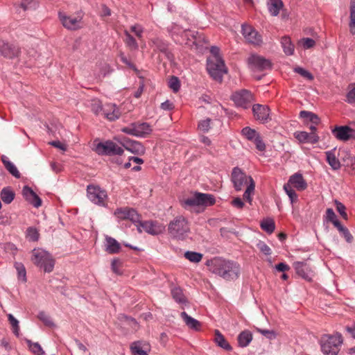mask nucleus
<instances>
[{"instance_id": "obj_1", "label": "nucleus", "mask_w": 355, "mask_h": 355, "mask_svg": "<svg viewBox=\"0 0 355 355\" xmlns=\"http://www.w3.org/2000/svg\"><path fill=\"white\" fill-rule=\"evenodd\" d=\"M205 265L209 270L225 280H234L239 277V265L235 261L227 260L221 257H214L206 261Z\"/></svg>"}, {"instance_id": "obj_2", "label": "nucleus", "mask_w": 355, "mask_h": 355, "mask_svg": "<svg viewBox=\"0 0 355 355\" xmlns=\"http://www.w3.org/2000/svg\"><path fill=\"white\" fill-rule=\"evenodd\" d=\"M343 343L342 334L338 332L324 334L320 340L321 350L324 355H338Z\"/></svg>"}, {"instance_id": "obj_3", "label": "nucleus", "mask_w": 355, "mask_h": 355, "mask_svg": "<svg viewBox=\"0 0 355 355\" xmlns=\"http://www.w3.org/2000/svg\"><path fill=\"white\" fill-rule=\"evenodd\" d=\"M189 232V223L183 216L175 217L168 225V233L173 239L184 240Z\"/></svg>"}, {"instance_id": "obj_4", "label": "nucleus", "mask_w": 355, "mask_h": 355, "mask_svg": "<svg viewBox=\"0 0 355 355\" xmlns=\"http://www.w3.org/2000/svg\"><path fill=\"white\" fill-rule=\"evenodd\" d=\"M31 261L36 266L42 269L45 272H51L53 270L55 259L49 252L43 249H33L32 250Z\"/></svg>"}, {"instance_id": "obj_5", "label": "nucleus", "mask_w": 355, "mask_h": 355, "mask_svg": "<svg viewBox=\"0 0 355 355\" xmlns=\"http://www.w3.org/2000/svg\"><path fill=\"white\" fill-rule=\"evenodd\" d=\"M216 203V198L214 195L210 193H203L196 192L193 196L183 199L180 204L184 209L193 207L196 206L210 207Z\"/></svg>"}, {"instance_id": "obj_6", "label": "nucleus", "mask_w": 355, "mask_h": 355, "mask_svg": "<svg viewBox=\"0 0 355 355\" xmlns=\"http://www.w3.org/2000/svg\"><path fill=\"white\" fill-rule=\"evenodd\" d=\"M207 70L210 76L219 83L223 81L224 74L227 73L224 60L218 57H210L207 59Z\"/></svg>"}, {"instance_id": "obj_7", "label": "nucleus", "mask_w": 355, "mask_h": 355, "mask_svg": "<svg viewBox=\"0 0 355 355\" xmlns=\"http://www.w3.org/2000/svg\"><path fill=\"white\" fill-rule=\"evenodd\" d=\"M96 152L100 155H121L124 150L123 148L118 146L111 140L104 142H99L96 146Z\"/></svg>"}, {"instance_id": "obj_8", "label": "nucleus", "mask_w": 355, "mask_h": 355, "mask_svg": "<svg viewBox=\"0 0 355 355\" xmlns=\"http://www.w3.org/2000/svg\"><path fill=\"white\" fill-rule=\"evenodd\" d=\"M59 19L60 20L62 26L69 30H78L80 28V24L83 18V12L78 11L76 16H69L65 12H59Z\"/></svg>"}, {"instance_id": "obj_9", "label": "nucleus", "mask_w": 355, "mask_h": 355, "mask_svg": "<svg viewBox=\"0 0 355 355\" xmlns=\"http://www.w3.org/2000/svg\"><path fill=\"white\" fill-rule=\"evenodd\" d=\"M137 227L139 232L144 231L150 235H159L164 230V226L157 220H144L139 219L137 223Z\"/></svg>"}, {"instance_id": "obj_10", "label": "nucleus", "mask_w": 355, "mask_h": 355, "mask_svg": "<svg viewBox=\"0 0 355 355\" xmlns=\"http://www.w3.org/2000/svg\"><path fill=\"white\" fill-rule=\"evenodd\" d=\"M87 196L94 204L104 206L105 200L107 195L105 190L101 189L98 186L89 184L87 187Z\"/></svg>"}, {"instance_id": "obj_11", "label": "nucleus", "mask_w": 355, "mask_h": 355, "mask_svg": "<svg viewBox=\"0 0 355 355\" xmlns=\"http://www.w3.org/2000/svg\"><path fill=\"white\" fill-rule=\"evenodd\" d=\"M0 53L7 59H14L21 54L19 45L0 40Z\"/></svg>"}, {"instance_id": "obj_12", "label": "nucleus", "mask_w": 355, "mask_h": 355, "mask_svg": "<svg viewBox=\"0 0 355 355\" xmlns=\"http://www.w3.org/2000/svg\"><path fill=\"white\" fill-rule=\"evenodd\" d=\"M232 99L236 106L247 109L253 101V95L249 90L241 89L234 93Z\"/></svg>"}, {"instance_id": "obj_13", "label": "nucleus", "mask_w": 355, "mask_h": 355, "mask_svg": "<svg viewBox=\"0 0 355 355\" xmlns=\"http://www.w3.org/2000/svg\"><path fill=\"white\" fill-rule=\"evenodd\" d=\"M114 215L119 220H130L133 223L139 222L141 216L133 208L128 207H119L116 209Z\"/></svg>"}, {"instance_id": "obj_14", "label": "nucleus", "mask_w": 355, "mask_h": 355, "mask_svg": "<svg viewBox=\"0 0 355 355\" xmlns=\"http://www.w3.org/2000/svg\"><path fill=\"white\" fill-rule=\"evenodd\" d=\"M248 64L254 70L264 71L272 69V62L270 60L258 55H252L248 58Z\"/></svg>"}, {"instance_id": "obj_15", "label": "nucleus", "mask_w": 355, "mask_h": 355, "mask_svg": "<svg viewBox=\"0 0 355 355\" xmlns=\"http://www.w3.org/2000/svg\"><path fill=\"white\" fill-rule=\"evenodd\" d=\"M333 135L342 141H347L351 139H355V130L348 125L336 126L332 130Z\"/></svg>"}, {"instance_id": "obj_16", "label": "nucleus", "mask_w": 355, "mask_h": 355, "mask_svg": "<svg viewBox=\"0 0 355 355\" xmlns=\"http://www.w3.org/2000/svg\"><path fill=\"white\" fill-rule=\"evenodd\" d=\"M249 177L239 167L232 169V181L236 191H241L245 184H249Z\"/></svg>"}, {"instance_id": "obj_17", "label": "nucleus", "mask_w": 355, "mask_h": 355, "mask_svg": "<svg viewBox=\"0 0 355 355\" xmlns=\"http://www.w3.org/2000/svg\"><path fill=\"white\" fill-rule=\"evenodd\" d=\"M242 34L249 43L256 46H259L262 43L261 35L249 25H242Z\"/></svg>"}, {"instance_id": "obj_18", "label": "nucleus", "mask_w": 355, "mask_h": 355, "mask_svg": "<svg viewBox=\"0 0 355 355\" xmlns=\"http://www.w3.org/2000/svg\"><path fill=\"white\" fill-rule=\"evenodd\" d=\"M150 45L153 48L154 51H159L162 53L169 61L174 60V55L168 49V44L167 42L158 37L153 38L150 40Z\"/></svg>"}, {"instance_id": "obj_19", "label": "nucleus", "mask_w": 355, "mask_h": 355, "mask_svg": "<svg viewBox=\"0 0 355 355\" xmlns=\"http://www.w3.org/2000/svg\"><path fill=\"white\" fill-rule=\"evenodd\" d=\"M253 115L256 120L262 123H268L271 120L270 118V108L268 106L261 104H254L252 106Z\"/></svg>"}, {"instance_id": "obj_20", "label": "nucleus", "mask_w": 355, "mask_h": 355, "mask_svg": "<svg viewBox=\"0 0 355 355\" xmlns=\"http://www.w3.org/2000/svg\"><path fill=\"white\" fill-rule=\"evenodd\" d=\"M123 147L133 154L141 155L145 153L146 149L143 144L138 141L124 137L121 141Z\"/></svg>"}, {"instance_id": "obj_21", "label": "nucleus", "mask_w": 355, "mask_h": 355, "mask_svg": "<svg viewBox=\"0 0 355 355\" xmlns=\"http://www.w3.org/2000/svg\"><path fill=\"white\" fill-rule=\"evenodd\" d=\"M293 268L298 276L308 282L312 280L313 271L306 262L295 261L293 263Z\"/></svg>"}, {"instance_id": "obj_22", "label": "nucleus", "mask_w": 355, "mask_h": 355, "mask_svg": "<svg viewBox=\"0 0 355 355\" xmlns=\"http://www.w3.org/2000/svg\"><path fill=\"white\" fill-rule=\"evenodd\" d=\"M130 350L132 355H148L150 345L148 342L137 340L130 344Z\"/></svg>"}, {"instance_id": "obj_23", "label": "nucleus", "mask_w": 355, "mask_h": 355, "mask_svg": "<svg viewBox=\"0 0 355 355\" xmlns=\"http://www.w3.org/2000/svg\"><path fill=\"white\" fill-rule=\"evenodd\" d=\"M22 195L24 199L35 207H39L42 205L41 198L30 187L26 185L23 187Z\"/></svg>"}, {"instance_id": "obj_24", "label": "nucleus", "mask_w": 355, "mask_h": 355, "mask_svg": "<svg viewBox=\"0 0 355 355\" xmlns=\"http://www.w3.org/2000/svg\"><path fill=\"white\" fill-rule=\"evenodd\" d=\"M286 184H288L291 187L293 186L297 191H304L307 188V183L304 180L303 175L300 173H295L290 176L288 181Z\"/></svg>"}, {"instance_id": "obj_25", "label": "nucleus", "mask_w": 355, "mask_h": 355, "mask_svg": "<svg viewBox=\"0 0 355 355\" xmlns=\"http://www.w3.org/2000/svg\"><path fill=\"white\" fill-rule=\"evenodd\" d=\"M105 118L110 121L119 119L121 113L119 108L114 103H107L104 105L103 113Z\"/></svg>"}, {"instance_id": "obj_26", "label": "nucleus", "mask_w": 355, "mask_h": 355, "mask_svg": "<svg viewBox=\"0 0 355 355\" xmlns=\"http://www.w3.org/2000/svg\"><path fill=\"white\" fill-rule=\"evenodd\" d=\"M295 137L300 143H310L315 144L319 141V137L314 132H306L305 131H297L294 133Z\"/></svg>"}, {"instance_id": "obj_27", "label": "nucleus", "mask_w": 355, "mask_h": 355, "mask_svg": "<svg viewBox=\"0 0 355 355\" xmlns=\"http://www.w3.org/2000/svg\"><path fill=\"white\" fill-rule=\"evenodd\" d=\"M105 251L110 254H116L121 250V244L114 238L106 236H105Z\"/></svg>"}, {"instance_id": "obj_28", "label": "nucleus", "mask_w": 355, "mask_h": 355, "mask_svg": "<svg viewBox=\"0 0 355 355\" xmlns=\"http://www.w3.org/2000/svg\"><path fill=\"white\" fill-rule=\"evenodd\" d=\"M135 126L136 128L137 137H146L153 131L150 125L146 122H135Z\"/></svg>"}, {"instance_id": "obj_29", "label": "nucleus", "mask_w": 355, "mask_h": 355, "mask_svg": "<svg viewBox=\"0 0 355 355\" xmlns=\"http://www.w3.org/2000/svg\"><path fill=\"white\" fill-rule=\"evenodd\" d=\"M214 342L218 347L227 352H230L232 350V346L225 339V336L218 329L215 330Z\"/></svg>"}, {"instance_id": "obj_30", "label": "nucleus", "mask_w": 355, "mask_h": 355, "mask_svg": "<svg viewBox=\"0 0 355 355\" xmlns=\"http://www.w3.org/2000/svg\"><path fill=\"white\" fill-rule=\"evenodd\" d=\"M335 152L336 148L327 151L325 153L326 160L333 170H338L340 168V163L339 159L336 157Z\"/></svg>"}, {"instance_id": "obj_31", "label": "nucleus", "mask_w": 355, "mask_h": 355, "mask_svg": "<svg viewBox=\"0 0 355 355\" xmlns=\"http://www.w3.org/2000/svg\"><path fill=\"white\" fill-rule=\"evenodd\" d=\"M6 170L15 178H20L21 174L17 167L12 163L6 155H2L1 158Z\"/></svg>"}, {"instance_id": "obj_32", "label": "nucleus", "mask_w": 355, "mask_h": 355, "mask_svg": "<svg viewBox=\"0 0 355 355\" xmlns=\"http://www.w3.org/2000/svg\"><path fill=\"white\" fill-rule=\"evenodd\" d=\"M181 317L185 324L191 329L198 331L200 329L201 324L196 319L189 316L186 312L181 313Z\"/></svg>"}, {"instance_id": "obj_33", "label": "nucleus", "mask_w": 355, "mask_h": 355, "mask_svg": "<svg viewBox=\"0 0 355 355\" xmlns=\"http://www.w3.org/2000/svg\"><path fill=\"white\" fill-rule=\"evenodd\" d=\"M252 340V334L248 331H243L238 336V344L241 347H247Z\"/></svg>"}, {"instance_id": "obj_34", "label": "nucleus", "mask_w": 355, "mask_h": 355, "mask_svg": "<svg viewBox=\"0 0 355 355\" xmlns=\"http://www.w3.org/2000/svg\"><path fill=\"white\" fill-rule=\"evenodd\" d=\"M1 198L5 204H10L15 197V193L10 187H3L0 193Z\"/></svg>"}, {"instance_id": "obj_35", "label": "nucleus", "mask_w": 355, "mask_h": 355, "mask_svg": "<svg viewBox=\"0 0 355 355\" xmlns=\"http://www.w3.org/2000/svg\"><path fill=\"white\" fill-rule=\"evenodd\" d=\"M171 293L173 299L179 304H184L187 302V297H185L182 289L176 286L171 289Z\"/></svg>"}, {"instance_id": "obj_36", "label": "nucleus", "mask_w": 355, "mask_h": 355, "mask_svg": "<svg viewBox=\"0 0 355 355\" xmlns=\"http://www.w3.org/2000/svg\"><path fill=\"white\" fill-rule=\"evenodd\" d=\"M300 117L303 119L306 122L309 121L314 125H318L320 122V119L316 114L306 110L301 111L300 112Z\"/></svg>"}, {"instance_id": "obj_37", "label": "nucleus", "mask_w": 355, "mask_h": 355, "mask_svg": "<svg viewBox=\"0 0 355 355\" xmlns=\"http://www.w3.org/2000/svg\"><path fill=\"white\" fill-rule=\"evenodd\" d=\"M284 4L282 0H269L268 3V9L272 16H277L279 13Z\"/></svg>"}, {"instance_id": "obj_38", "label": "nucleus", "mask_w": 355, "mask_h": 355, "mask_svg": "<svg viewBox=\"0 0 355 355\" xmlns=\"http://www.w3.org/2000/svg\"><path fill=\"white\" fill-rule=\"evenodd\" d=\"M281 44L283 48L284 52L287 55H291L294 53V45L291 42V38L287 36H284L281 39Z\"/></svg>"}, {"instance_id": "obj_39", "label": "nucleus", "mask_w": 355, "mask_h": 355, "mask_svg": "<svg viewBox=\"0 0 355 355\" xmlns=\"http://www.w3.org/2000/svg\"><path fill=\"white\" fill-rule=\"evenodd\" d=\"M124 35L125 36V39L124 40V42L126 46L130 51H137L139 49L138 43L134 37L130 35V33L128 31H124Z\"/></svg>"}, {"instance_id": "obj_40", "label": "nucleus", "mask_w": 355, "mask_h": 355, "mask_svg": "<svg viewBox=\"0 0 355 355\" xmlns=\"http://www.w3.org/2000/svg\"><path fill=\"white\" fill-rule=\"evenodd\" d=\"M261 228L268 234H272L275 230V223L272 218H267L260 223Z\"/></svg>"}, {"instance_id": "obj_41", "label": "nucleus", "mask_w": 355, "mask_h": 355, "mask_svg": "<svg viewBox=\"0 0 355 355\" xmlns=\"http://www.w3.org/2000/svg\"><path fill=\"white\" fill-rule=\"evenodd\" d=\"M25 341L30 351L34 355H44L45 352L38 343H33L29 339H25Z\"/></svg>"}, {"instance_id": "obj_42", "label": "nucleus", "mask_w": 355, "mask_h": 355, "mask_svg": "<svg viewBox=\"0 0 355 355\" xmlns=\"http://www.w3.org/2000/svg\"><path fill=\"white\" fill-rule=\"evenodd\" d=\"M255 183L252 177H249V184L243 193V199L251 203V195L254 193Z\"/></svg>"}, {"instance_id": "obj_43", "label": "nucleus", "mask_w": 355, "mask_h": 355, "mask_svg": "<svg viewBox=\"0 0 355 355\" xmlns=\"http://www.w3.org/2000/svg\"><path fill=\"white\" fill-rule=\"evenodd\" d=\"M241 134L248 141H252L258 135L259 132H257L254 129L247 126L241 130Z\"/></svg>"}, {"instance_id": "obj_44", "label": "nucleus", "mask_w": 355, "mask_h": 355, "mask_svg": "<svg viewBox=\"0 0 355 355\" xmlns=\"http://www.w3.org/2000/svg\"><path fill=\"white\" fill-rule=\"evenodd\" d=\"M14 266L17 272L18 279H21L22 282H26V271L24 264L21 262H15Z\"/></svg>"}, {"instance_id": "obj_45", "label": "nucleus", "mask_w": 355, "mask_h": 355, "mask_svg": "<svg viewBox=\"0 0 355 355\" xmlns=\"http://www.w3.org/2000/svg\"><path fill=\"white\" fill-rule=\"evenodd\" d=\"M350 32L352 34H355V1L350 2V21H349Z\"/></svg>"}, {"instance_id": "obj_46", "label": "nucleus", "mask_w": 355, "mask_h": 355, "mask_svg": "<svg viewBox=\"0 0 355 355\" xmlns=\"http://www.w3.org/2000/svg\"><path fill=\"white\" fill-rule=\"evenodd\" d=\"M202 254L193 251H187L184 253L185 258L193 263L200 262L202 258Z\"/></svg>"}, {"instance_id": "obj_47", "label": "nucleus", "mask_w": 355, "mask_h": 355, "mask_svg": "<svg viewBox=\"0 0 355 355\" xmlns=\"http://www.w3.org/2000/svg\"><path fill=\"white\" fill-rule=\"evenodd\" d=\"M284 190L289 197V199L292 204L297 202L298 196L295 191V190L293 189L292 187L288 184H285L284 185Z\"/></svg>"}, {"instance_id": "obj_48", "label": "nucleus", "mask_w": 355, "mask_h": 355, "mask_svg": "<svg viewBox=\"0 0 355 355\" xmlns=\"http://www.w3.org/2000/svg\"><path fill=\"white\" fill-rule=\"evenodd\" d=\"M8 319L10 324H11V326L12 327L13 334L15 336H19V321L12 314L8 315Z\"/></svg>"}, {"instance_id": "obj_49", "label": "nucleus", "mask_w": 355, "mask_h": 355, "mask_svg": "<svg viewBox=\"0 0 355 355\" xmlns=\"http://www.w3.org/2000/svg\"><path fill=\"white\" fill-rule=\"evenodd\" d=\"M103 107L102 103L100 100H92L91 104L92 111L96 114L98 115L101 112L103 113Z\"/></svg>"}, {"instance_id": "obj_50", "label": "nucleus", "mask_w": 355, "mask_h": 355, "mask_svg": "<svg viewBox=\"0 0 355 355\" xmlns=\"http://www.w3.org/2000/svg\"><path fill=\"white\" fill-rule=\"evenodd\" d=\"M339 232L345 238L347 243H352L353 241V236L349 232V230L343 226L342 224L337 227Z\"/></svg>"}, {"instance_id": "obj_51", "label": "nucleus", "mask_w": 355, "mask_h": 355, "mask_svg": "<svg viewBox=\"0 0 355 355\" xmlns=\"http://www.w3.org/2000/svg\"><path fill=\"white\" fill-rule=\"evenodd\" d=\"M38 318L47 327H52L55 324L51 320V317L48 315L44 311H40L37 315Z\"/></svg>"}, {"instance_id": "obj_52", "label": "nucleus", "mask_w": 355, "mask_h": 355, "mask_svg": "<svg viewBox=\"0 0 355 355\" xmlns=\"http://www.w3.org/2000/svg\"><path fill=\"white\" fill-rule=\"evenodd\" d=\"M26 236L32 241H37L40 234L35 227H29L26 230Z\"/></svg>"}, {"instance_id": "obj_53", "label": "nucleus", "mask_w": 355, "mask_h": 355, "mask_svg": "<svg viewBox=\"0 0 355 355\" xmlns=\"http://www.w3.org/2000/svg\"><path fill=\"white\" fill-rule=\"evenodd\" d=\"M168 87L173 91L178 92L180 88V82L178 77L172 76L168 80Z\"/></svg>"}, {"instance_id": "obj_54", "label": "nucleus", "mask_w": 355, "mask_h": 355, "mask_svg": "<svg viewBox=\"0 0 355 355\" xmlns=\"http://www.w3.org/2000/svg\"><path fill=\"white\" fill-rule=\"evenodd\" d=\"M38 4L37 0H21L20 6L24 10L35 8Z\"/></svg>"}, {"instance_id": "obj_55", "label": "nucleus", "mask_w": 355, "mask_h": 355, "mask_svg": "<svg viewBox=\"0 0 355 355\" xmlns=\"http://www.w3.org/2000/svg\"><path fill=\"white\" fill-rule=\"evenodd\" d=\"M255 146H256V148L259 150V151H265L266 150V144L265 143L263 142V139H262V137L261 136V135L259 133L258 135L253 139L252 141Z\"/></svg>"}, {"instance_id": "obj_56", "label": "nucleus", "mask_w": 355, "mask_h": 355, "mask_svg": "<svg viewBox=\"0 0 355 355\" xmlns=\"http://www.w3.org/2000/svg\"><path fill=\"white\" fill-rule=\"evenodd\" d=\"M343 162L346 166L350 167L353 171H355V157L349 153H346L345 157L343 158Z\"/></svg>"}, {"instance_id": "obj_57", "label": "nucleus", "mask_w": 355, "mask_h": 355, "mask_svg": "<svg viewBox=\"0 0 355 355\" xmlns=\"http://www.w3.org/2000/svg\"><path fill=\"white\" fill-rule=\"evenodd\" d=\"M294 71L295 73H299L302 77L306 78L309 80H313V76L312 75V73H311L309 71L304 69L302 67H295L294 69Z\"/></svg>"}, {"instance_id": "obj_58", "label": "nucleus", "mask_w": 355, "mask_h": 355, "mask_svg": "<svg viewBox=\"0 0 355 355\" xmlns=\"http://www.w3.org/2000/svg\"><path fill=\"white\" fill-rule=\"evenodd\" d=\"M211 120L209 118H207L205 120L201 121L198 123V129L203 132H207L211 128Z\"/></svg>"}, {"instance_id": "obj_59", "label": "nucleus", "mask_w": 355, "mask_h": 355, "mask_svg": "<svg viewBox=\"0 0 355 355\" xmlns=\"http://www.w3.org/2000/svg\"><path fill=\"white\" fill-rule=\"evenodd\" d=\"M119 58H120L121 61L123 63L125 64L128 67H129L130 69H132L137 74L139 73V71L136 67V66L134 64H132L130 60H128V58H126V56L124 55L123 53H122V52L120 53Z\"/></svg>"}, {"instance_id": "obj_60", "label": "nucleus", "mask_w": 355, "mask_h": 355, "mask_svg": "<svg viewBox=\"0 0 355 355\" xmlns=\"http://www.w3.org/2000/svg\"><path fill=\"white\" fill-rule=\"evenodd\" d=\"M335 204L336 205V210L338 211V212L340 214V216L345 220H347V213L345 211V210H346L345 206L342 202H339L337 200H335Z\"/></svg>"}, {"instance_id": "obj_61", "label": "nucleus", "mask_w": 355, "mask_h": 355, "mask_svg": "<svg viewBox=\"0 0 355 355\" xmlns=\"http://www.w3.org/2000/svg\"><path fill=\"white\" fill-rule=\"evenodd\" d=\"M258 249L265 255H270L272 252L270 248L263 241H259L257 245Z\"/></svg>"}, {"instance_id": "obj_62", "label": "nucleus", "mask_w": 355, "mask_h": 355, "mask_svg": "<svg viewBox=\"0 0 355 355\" xmlns=\"http://www.w3.org/2000/svg\"><path fill=\"white\" fill-rule=\"evenodd\" d=\"M121 132L129 135L137 137L136 128L135 126V122L130 123L128 126L123 127L121 128Z\"/></svg>"}, {"instance_id": "obj_63", "label": "nucleus", "mask_w": 355, "mask_h": 355, "mask_svg": "<svg viewBox=\"0 0 355 355\" xmlns=\"http://www.w3.org/2000/svg\"><path fill=\"white\" fill-rule=\"evenodd\" d=\"M121 266V262L119 259H114L112 261L111 268L113 272L116 275H121V272L120 271V267Z\"/></svg>"}, {"instance_id": "obj_64", "label": "nucleus", "mask_w": 355, "mask_h": 355, "mask_svg": "<svg viewBox=\"0 0 355 355\" xmlns=\"http://www.w3.org/2000/svg\"><path fill=\"white\" fill-rule=\"evenodd\" d=\"M257 331L266 336L268 339H272L275 338L276 336V334L272 330H268V329H262L259 328H257Z\"/></svg>"}]
</instances>
